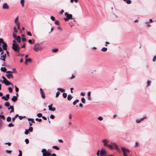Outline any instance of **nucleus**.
Listing matches in <instances>:
<instances>
[{
  "label": "nucleus",
  "instance_id": "nucleus-7",
  "mask_svg": "<svg viewBox=\"0 0 156 156\" xmlns=\"http://www.w3.org/2000/svg\"><path fill=\"white\" fill-rule=\"evenodd\" d=\"M111 144H112V145L113 147H114V148L118 152H121V151L118 146L117 144L115 143L114 142H112Z\"/></svg>",
  "mask_w": 156,
  "mask_h": 156
},
{
  "label": "nucleus",
  "instance_id": "nucleus-23",
  "mask_svg": "<svg viewBox=\"0 0 156 156\" xmlns=\"http://www.w3.org/2000/svg\"><path fill=\"white\" fill-rule=\"evenodd\" d=\"M122 151L123 153H126V148H124L123 147H122L121 148Z\"/></svg>",
  "mask_w": 156,
  "mask_h": 156
},
{
  "label": "nucleus",
  "instance_id": "nucleus-24",
  "mask_svg": "<svg viewBox=\"0 0 156 156\" xmlns=\"http://www.w3.org/2000/svg\"><path fill=\"white\" fill-rule=\"evenodd\" d=\"M4 105L7 107H9L10 106V104L9 102H6L5 103Z\"/></svg>",
  "mask_w": 156,
  "mask_h": 156
},
{
  "label": "nucleus",
  "instance_id": "nucleus-20",
  "mask_svg": "<svg viewBox=\"0 0 156 156\" xmlns=\"http://www.w3.org/2000/svg\"><path fill=\"white\" fill-rule=\"evenodd\" d=\"M73 98V97L71 96V94H69L67 97V99L69 101L71 100Z\"/></svg>",
  "mask_w": 156,
  "mask_h": 156
},
{
  "label": "nucleus",
  "instance_id": "nucleus-14",
  "mask_svg": "<svg viewBox=\"0 0 156 156\" xmlns=\"http://www.w3.org/2000/svg\"><path fill=\"white\" fill-rule=\"evenodd\" d=\"M4 83L6 86H9L11 84V83L8 81L7 80L5 81Z\"/></svg>",
  "mask_w": 156,
  "mask_h": 156
},
{
  "label": "nucleus",
  "instance_id": "nucleus-61",
  "mask_svg": "<svg viewBox=\"0 0 156 156\" xmlns=\"http://www.w3.org/2000/svg\"><path fill=\"white\" fill-rule=\"evenodd\" d=\"M50 118L51 119H53L55 118V116L52 115H51L50 116Z\"/></svg>",
  "mask_w": 156,
  "mask_h": 156
},
{
  "label": "nucleus",
  "instance_id": "nucleus-41",
  "mask_svg": "<svg viewBox=\"0 0 156 156\" xmlns=\"http://www.w3.org/2000/svg\"><path fill=\"white\" fill-rule=\"evenodd\" d=\"M14 126L13 124H12V122H11L9 124L8 126L9 127H12Z\"/></svg>",
  "mask_w": 156,
  "mask_h": 156
},
{
  "label": "nucleus",
  "instance_id": "nucleus-28",
  "mask_svg": "<svg viewBox=\"0 0 156 156\" xmlns=\"http://www.w3.org/2000/svg\"><path fill=\"white\" fill-rule=\"evenodd\" d=\"M51 51L53 52H56L58 51V48L52 49Z\"/></svg>",
  "mask_w": 156,
  "mask_h": 156
},
{
  "label": "nucleus",
  "instance_id": "nucleus-48",
  "mask_svg": "<svg viewBox=\"0 0 156 156\" xmlns=\"http://www.w3.org/2000/svg\"><path fill=\"white\" fill-rule=\"evenodd\" d=\"M27 35L31 36H32V34L31 33L27 31Z\"/></svg>",
  "mask_w": 156,
  "mask_h": 156
},
{
  "label": "nucleus",
  "instance_id": "nucleus-15",
  "mask_svg": "<svg viewBox=\"0 0 156 156\" xmlns=\"http://www.w3.org/2000/svg\"><path fill=\"white\" fill-rule=\"evenodd\" d=\"M6 76H7L8 78L10 79L11 78H13V76L12 74L9 73L8 74H6Z\"/></svg>",
  "mask_w": 156,
  "mask_h": 156
},
{
  "label": "nucleus",
  "instance_id": "nucleus-25",
  "mask_svg": "<svg viewBox=\"0 0 156 156\" xmlns=\"http://www.w3.org/2000/svg\"><path fill=\"white\" fill-rule=\"evenodd\" d=\"M107 48L105 47H103L101 49V51L104 52L106 51H107Z\"/></svg>",
  "mask_w": 156,
  "mask_h": 156
},
{
  "label": "nucleus",
  "instance_id": "nucleus-9",
  "mask_svg": "<svg viewBox=\"0 0 156 156\" xmlns=\"http://www.w3.org/2000/svg\"><path fill=\"white\" fill-rule=\"evenodd\" d=\"M52 104H51L50 105H48V109L50 111H54L55 110V107H52Z\"/></svg>",
  "mask_w": 156,
  "mask_h": 156
},
{
  "label": "nucleus",
  "instance_id": "nucleus-50",
  "mask_svg": "<svg viewBox=\"0 0 156 156\" xmlns=\"http://www.w3.org/2000/svg\"><path fill=\"white\" fill-rule=\"evenodd\" d=\"M2 78L3 79V82L4 83L5 81L7 79L5 78L3 76H2Z\"/></svg>",
  "mask_w": 156,
  "mask_h": 156
},
{
  "label": "nucleus",
  "instance_id": "nucleus-1",
  "mask_svg": "<svg viewBox=\"0 0 156 156\" xmlns=\"http://www.w3.org/2000/svg\"><path fill=\"white\" fill-rule=\"evenodd\" d=\"M42 48V47L40 43H36L34 45V51H38L41 50Z\"/></svg>",
  "mask_w": 156,
  "mask_h": 156
},
{
  "label": "nucleus",
  "instance_id": "nucleus-16",
  "mask_svg": "<svg viewBox=\"0 0 156 156\" xmlns=\"http://www.w3.org/2000/svg\"><path fill=\"white\" fill-rule=\"evenodd\" d=\"M147 117H145L144 118H141L140 119H137L136 121V122L137 123H139L141 121H143L144 119H145Z\"/></svg>",
  "mask_w": 156,
  "mask_h": 156
},
{
  "label": "nucleus",
  "instance_id": "nucleus-30",
  "mask_svg": "<svg viewBox=\"0 0 156 156\" xmlns=\"http://www.w3.org/2000/svg\"><path fill=\"white\" fill-rule=\"evenodd\" d=\"M24 0H21L20 3L22 5V7H23L24 6Z\"/></svg>",
  "mask_w": 156,
  "mask_h": 156
},
{
  "label": "nucleus",
  "instance_id": "nucleus-56",
  "mask_svg": "<svg viewBox=\"0 0 156 156\" xmlns=\"http://www.w3.org/2000/svg\"><path fill=\"white\" fill-rule=\"evenodd\" d=\"M35 120L36 121H38L39 122H41L42 121V119H41L36 118Z\"/></svg>",
  "mask_w": 156,
  "mask_h": 156
},
{
  "label": "nucleus",
  "instance_id": "nucleus-29",
  "mask_svg": "<svg viewBox=\"0 0 156 156\" xmlns=\"http://www.w3.org/2000/svg\"><path fill=\"white\" fill-rule=\"evenodd\" d=\"M52 148H54L56 150H59V148L57 146H54L52 147Z\"/></svg>",
  "mask_w": 156,
  "mask_h": 156
},
{
  "label": "nucleus",
  "instance_id": "nucleus-45",
  "mask_svg": "<svg viewBox=\"0 0 156 156\" xmlns=\"http://www.w3.org/2000/svg\"><path fill=\"white\" fill-rule=\"evenodd\" d=\"M7 121L8 122H9L11 120V118L10 117H8L6 119Z\"/></svg>",
  "mask_w": 156,
  "mask_h": 156
},
{
  "label": "nucleus",
  "instance_id": "nucleus-38",
  "mask_svg": "<svg viewBox=\"0 0 156 156\" xmlns=\"http://www.w3.org/2000/svg\"><path fill=\"white\" fill-rule=\"evenodd\" d=\"M14 87L15 88V90L16 92H18L19 91V89L16 86H14Z\"/></svg>",
  "mask_w": 156,
  "mask_h": 156
},
{
  "label": "nucleus",
  "instance_id": "nucleus-31",
  "mask_svg": "<svg viewBox=\"0 0 156 156\" xmlns=\"http://www.w3.org/2000/svg\"><path fill=\"white\" fill-rule=\"evenodd\" d=\"M30 132H32L33 131V128L32 127H30L29 129H27Z\"/></svg>",
  "mask_w": 156,
  "mask_h": 156
},
{
  "label": "nucleus",
  "instance_id": "nucleus-34",
  "mask_svg": "<svg viewBox=\"0 0 156 156\" xmlns=\"http://www.w3.org/2000/svg\"><path fill=\"white\" fill-rule=\"evenodd\" d=\"M63 97L64 98H66L67 96V94L66 93H63L62 94Z\"/></svg>",
  "mask_w": 156,
  "mask_h": 156
},
{
  "label": "nucleus",
  "instance_id": "nucleus-47",
  "mask_svg": "<svg viewBox=\"0 0 156 156\" xmlns=\"http://www.w3.org/2000/svg\"><path fill=\"white\" fill-rule=\"evenodd\" d=\"M17 26V29L18 30H20V23L18 24H16Z\"/></svg>",
  "mask_w": 156,
  "mask_h": 156
},
{
  "label": "nucleus",
  "instance_id": "nucleus-62",
  "mask_svg": "<svg viewBox=\"0 0 156 156\" xmlns=\"http://www.w3.org/2000/svg\"><path fill=\"white\" fill-rule=\"evenodd\" d=\"M156 60V55H155L154 56V58L153 59V61L155 62Z\"/></svg>",
  "mask_w": 156,
  "mask_h": 156
},
{
  "label": "nucleus",
  "instance_id": "nucleus-4",
  "mask_svg": "<svg viewBox=\"0 0 156 156\" xmlns=\"http://www.w3.org/2000/svg\"><path fill=\"white\" fill-rule=\"evenodd\" d=\"M42 152L43 153V156H51L50 153L47 151L45 149H43Z\"/></svg>",
  "mask_w": 156,
  "mask_h": 156
},
{
  "label": "nucleus",
  "instance_id": "nucleus-21",
  "mask_svg": "<svg viewBox=\"0 0 156 156\" xmlns=\"http://www.w3.org/2000/svg\"><path fill=\"white\" fill-rule=\"evenodd\" d=\"M1 70L2 72H5L6 71V69L5 67H2L1 68Z\"/></svg>",
  "mask_w": 156,
  "mask_h": 156
},
{
  "label": "nucleus",
  "instance_id": "nucleus-13",
  "mask_svg": "<svg viewBox=\"0 0 156 156\" xmlns=\"http://www.w3.org/2000/svg\"><path fill=\"white\" fill-rule=\"evenodd\" d=\"M102 142L104 143V145L105 146H107V144L109 141L107 140L104 139L102 140Z\"/></svg>",
  "mask_w": 156,
  "mask_h": 156
},
{
  "label": "nucleus",
  "instance_id": "nucleus-49",
  "mask_svg": "<svg viewBox=\"0 0 156 156\" xmlns=\"http://www.w3.org/2000/svg\"><path fill=\"white\" fill-rule=\"evenodd\" d=\"M55 24L56 25H59V23L58 21L56 20L55 22Z\"/></svg>",
  "mask_w": 156,
  "mask_h": 156
},
{
  "label": "nucleus",
  "instance_id": "nucleus-44",
  "mask_svg": "<svg viewBox=\"0 0 156 156\" xmlns=\"http://www.w3.org/2000/svg\"><path fill=\"white\" fill-rule=\"evenodd\" d=\"M59 94H60V92L58 91H57L56 93V96H55L56 97H58Z\"/></svg>",
  "mask_w": 156,
  "mask_h": 156
},
{
  "label": "nucleus",
  "instance_id": "nucleus-54",
  "mask_svg": "<svg viewBox=\"0 0 156 156\" xmlns=\"http://www.w3.org/2000/svg\"><path fill=\"white\" fill-rule=\"evenodd\" d=\"M98 119L100 121H101L103 119V118H102V117L101 116H99L98 118Z\"/></svg>",
  "mask_w": 156,
  "mask_h": 156
},
{
  "label": "nucleus",
  "instance_id": "nucleus-37",
  "mask_svg": "<svg viewBox=\"0 0 156 156\" xmlns=\"http://www.w3.org/2000/svg\"><path fill=\"white\" fill-rule=\"evenodd\" d=\"M28 42L30 44H33L34 43V41L33 42H32V41L31 40H29L28 41Z\"/></svg>",
  "mask_w": 156,
  "mask_h": 156
},
{
  "label": "nucleus",
  "instance_id": "nucleus-10",
  "mask_svg": "<svg viewBox=\"0 0 156 156\" xmlns=\"http://www.w3.org/2000/svg\"><path fill=\"white\" fill-rule=\"evenodd\" d=\"M9 94H7L6 96H3L2 97V99H3L5 101H7L9 98Z\"/></svg>",
  "mask_w": 156,
  "mask_h": 156
},
{
  "label": "nucleus",
  "instance_id": "nucleus-39",
  "mask_svg": "<svg viewBox=\"0 0 156 156\" xmlns=\"http://www.w3.org/2000/svg\"><path fill=\"white\" fill-rule=\"evenodd\" d=\"M74 1L76 3L78 2V0H70V2L72 3H73Z\"/></svg>",
  "mask_w": 156,
  "mask_h": 156
},
{
  "label": "nucleus",
  "instance_id": "nucleus-59",
  "mask_svg": "<svg viewBox=\"0 0 156 156\" xmlns=\"http://www.w3.org/2000/svg\"><path fill=\"white\" fill-rule=\"evenodd\" d=\"M0 119L1 118L2 119H5V117L3 115H0Z\"/></svg>",
  "mask_w": 156,
  "mask_h": 156
},
{
  "label": "nucleus",
  "instance_id": "nucleus-36",
  "mask_svg": "<svg viewBox=\"0 0 156 156\" xmlns=\"http://www.w3.org/2000/svg\"><path fill=\"white\" fill-rule=\"evenodd\" d=\"M8 90H9V93H12V89L11 87H9L8 88Z\"/></svg>",
  "mask_w": 156,
  "mask_h": 156
},
{
  "label": "nucleus",
  "instance_id": "nucleus-27",
  "mask_svg": "<svg viewBox=\"0 0 156 156\" xmlns=\"http://www.w3.org/2000/svg\"><path fill=\"white\" fill-rule=\"evenodd\" d=\"M79 101L78 99H76L73 102V105H75L77 103H78Z\"/></svg>",
  "mask_w": 156,
  "mask_h": 156
},
{
  "label": "nucleus",
  "instance_id": "nucleus-55",
  "mask_svg": "<svg viewBox=\"0 0 156 156\" xmlns=\"http://www.w3.org/2000/svg\"><path fill=\"white\" fill-rule=\"evenodd\" d=\"M11 152H12V151H10V150H7L6 151V152L7 153L10 154Z\"/></svg>",
  "mask_w": 156,
  "mask_h": 156
},
{
  "label": "nucleus",
  "instance_id": "nucleus-12",
  "mask_svg": "<svg viewBox=\"0 0 156 156\" xmlns=\"http://www.w3.org/2000/svg\"><path fill=\"white\" fill-rule=\"evenodd\" d=\"M2 8L3 9H8L9 6L6 3H5L3 4Z\"/></svg>",
  "mask_w": 156,
  "mask_h": 156
},
{
  "label": "nucleus",
  "instance_id": "nucleus-63",
  "mask_svg": "<svg viewBox=\"0 0 156 156\" xmlns=\"http://www.w3.org/2000/svg\"><path fill=\"white\" fill-rule=\"evenodd\" d=\"M99 152H100V150H98L97 153V156H99Z\"/></svg>",
  "mask_w": 156,
  "mask_h": 156
},
{
  "label": "nucleus",
  "instance_id": "nucleus-18",
  "mask_svg": "<svg viewBox=\"0 0 156 156\" xmlns=\"http://www.w3.org/2000/svg\"><path fill=\"white\" fill-rule=\"evenodd\" d=\"M17 99V96H13L11 98V100L13 102H15Z\"/></svg>",
  "mask_w": 156,
  "mask_h": 156
},
{
  "label": "nucleus",
  "instance_id": "nucleus-17",
  "mask_svg": "<svg viewBox=\"0 0 156 156\" xmlns=\"http://www.w3.org/2000/svg\"><path fill=\"white\" fill-rule=\"evenodd\" d=\"M6 54H5L1 55V57L0 58V60H4V59H5L6 58Z\"/></svg>",
  "mask_w": 156,
  "mask_h": 156
},
{
  "label": "nucleus",
  "instance_id": "nucleus-40",
  "mask_svg": "<svg viewBox=\"0 0 156 156\" xmlns=\"http://www.w3.org/2000/svg\"><path fill=\"white\" fill-rule=\"evenodd\" d=\"M151 83V81H150L149 80L148 81H147V87H149Z\"/></svg>",
  "mask_w": 156,
  "mask_h": 156
},
{
  "label": "nucleus",
  "instance_id": "nucleus-26",
  "mask_svg": "<svg viewBox=\"0 0 156 156\" xmlns=\"http://www.w3.org/2000/svg\"><path fill=\"white\" fill-rule=\"evenodd\" d=\"M112 146V144H108L107 146L110 149H114V148Z\"/></svg>",
  "mask_w": 156,
  "mask_h": 156
},
{
  "label": "nucleus",
  "instance_id": "nucleus-3",
  "mask_svg": "<svg viewBox=\"0 0 156 156\" xmlns=\"http://www.w3.org/2000/svg\"><path fill=\"white\" fill-rule=\"evenodd\" d=\"M65 15L66 16V18H64V19L65 21H67L70 19L72 20L73 19L72 15L70 14H69L67 12H66L65 13Z\"/></svg>",
  "mask_w": 156,
  "mask_h": 156
},
{
  "label": "nucleus",
  "instance_id": "nucleus-58",
  "mask_svg": "<svg viewBox=\"0 0 156 156\" xmlns=\"http://www.w3.org/2000/svg\"><path fill=\"white\" fill-rule=\"evenodd\" d=\"M126 2L127 4H129L131 3V1L130 0H127L126 1Z\"/></svg>",
  "mask_w": 156,
  "mask_h": 156
},
{
  "label": "nucleus",
  "instance_id": "nucleus-43",
  "mask_svg": "<svg viewBox=\"0 0 156 156\" xmlns=\"http://www.w3.org/2000/svg\"><path fill=\"white\" fill-rule=\"evenodd\" d=\"M37 115L38 117H42V114L41 113L37 114Z\"/></svg>",
  "mask_w": 156,
  "mask_h": 156
},
{
  "label": "nucleus",
  "instance_id": "nucleus-60",
  "mask_svg": "<svg viewBox=\"0 0 156 156\" xmlns=\"http://www.w3.org/2000/svg\"><path fill=\"white\" fill-rule=\"evenodd\" d=\"M26 61H29L30 62H31L32 61V60L30 58H27V59H26Z\"/></svg>",
  "mask_w": 156,
  "mask_h": 156
},
{
  "label": "nucleus",
  "instance_id": "nucleus-6",
  "mask_svg": "<svg viewBox=\"0 0 156 156\" xmlns=\"http://www.w3.org/2000/svg\"><path fill=\"white\" fill-rule=\"evenodd\" d=\"M12 35L14 38L19 43H20L21 42V37L20 36H17L16 34L14 33H13Z\"/></svg>",
  "mask_w": 156,
  "mask_h": 156
},
{
  "label": "nucleus",
  "instance_id": "nucleus-2",
  "mask_svg": "<svg viewBox=\"0 0 156 156\" xmlns=\"http://www.w3.org/2000/svg\"><path fill=\"white\" fill-rule=\"evenodd\" d=\"M12 48L15 51H17L18 53L19 52L20 48L17 44H15L14 43H13Z\"/></svg>",
  "mask_w": 156,
  "mask_h": 156
},
{
  "label": "nucleus",
  "instance_id": "nucleus-33",
  "mask_svg": "<svg viewBox=\"0 0 156 156\" xmlns=\"http://www.w3.org/2000/svg\"><path fill=\"white\" fill-rule=\"evenodd\" d=\"M81 101L83 103H85V99L83 97L81 99Z\"/></svg>",
  "mask_w": 156,
  "mask_h": 156
},
{
  "label": "nucleus",
  "instance_id": "nucleus-51",
  "mask_svg": "<svg viewBox=\"0 0 156 156\" xmlns=\"http://www.w3.org/2000/svg\"><path fill=\"white\" fill-rule=\"evenodd\" d=\"M2 78L3 79V82L4 83L5 81L7 79L5 78L3 76H2Z\"/></svg>",
  "mask_w": 156,
  "mask_h": 156
},
{
  "label": "nucleus",
  "instance_id": "nucleus-52",
  "mask_svg": "<svg viewBox=\"0 0 156 156\" xmlns=\"http://www.w3.org/2000/svg\"><path fill=\"white\" fill-rule=\"evenodd\" d=\"M19 154L18 156H22V152L20 150H19Z\"/></svg>",
  "mask_w": 156,
  "mask_h": 156
},
{
  "label": "nucleus",
  "instance_id": "nucleus-53",
  "mask_svg": "<svg viewBox=\"0 0 156 156\" xmlns=\"http://www.w3.org/2000/svg\"><path fill=\"white\" fill-rule=\"evenodd\" d=\"M25 141L26 144H28L29 143V140L28 139H26L25 140Z\"/></svg>",
  "mask_w": 156,
  "mask_h": 156
},
{
  "label": "nucleus",
  "instance_id": "nucleus-32",
  "mask_svg": "<svg viewBox=\"0 0 156 156\" xmlns=\"http://www.w3.org/2000/svg\"><path fill=\"white\" fill-rule=\"evenodd\" d=\"M28 120L29 121H31L32 123H35V122L34 121V119H33L28 118Z\"/></svg>",
  "mask_w": 156,
  "mask_h": 156
},
{
  "label": "nucleus",
  "instance_id": "nucleus-42",
  "mask_svg": "<svg viewBox=\"0 0 156 156\" xmlns=\"http://www.w3.org/2000/svg\"><path fill=\"white\" fill-rule=\"evenodd\" d=\"M13 30L14 32L16 33L17 32V29L16 28V27H14L13 28Z\"/></svg>",
  "mask_w": 156,
  "mask_h": 156
},
{
  "label": "nucleus",
  "instance_id": "nucleus-46",
  "mask_svg": "<svg viewBox=\"0 0 156 156\" xmlns=\"http://www.w3.org/2000/svg\"><path fill=\"white\" fill-rule=\"evenodd\" d=\"M5 42L4 41L3 39L2 38H0V43H1L2 44Z\"/></svg>",
  "mask_w": 156,
  "mask_h": 156
},
{
  "label": "nucleus",
  "instance_id": "nucleus-22",
  "mask_svg": "<svg viewBox=\"0 0 156 156\" xmlns=\"http://www.w3.org/2000/svg\"><path fill=\"white\" fill-rule=\"evenodd\" d=\"M57 90H59L62 92H64L65 91V90L61 88H58L57 89Z\"/></svg>",
  "mask_w": 156,
  "mask_h": 156
},
{
  "label": "nucleus",
  "instance_id": "nucleus-64",
  "mask_svg": "<svg viewBox=\"0 0 156 156\" xmlns=\"http://www.w3.org/2000/svg\"><path fill=\"white\" fill-rule=\"evenodd\" d=\"M22 40L23 41H26V39L25 38H22Z\"/></svg>",
  "mask_w": 156,
  "mask_h": 156
},
{
  "label": "nucleus",
  "instance_id": "nucleus-35",
  "mask_svg": "<svg viewBox=\"0 0 156 156\" xmlns=\"http://www.w3.org/2000/svg\"><path fill=\"white\" fill-rule=\"evenodd\" d=\"M29 133V131L27 129H26L25 131L24 132V134L25 135H27Z\"/></svg>",
  "mask_w": 156,
  "mask_h": 156
},
{
  "label": "nucleus",
  "instance_id": "nucleus-8",
  "mask_svg": "<svg viewBox=\"0 0 156 156\" xmlns=\"http://www.w3.org/2000/svg\"><path fill=\"white\" fill-rule=\"evenodd\" d=\"M40 92L42 98L44 99L45 98V94L41 88L40 89Z\"/></svg>",
  "mask_w": 156,
  "mask_h": 156
},
{
  "label": "nucleus",
  "instance_id": "nucleus-57",
  "mask_svg": "<svg viewBox=\"0 0 156 156\" xmlns=\"http://www.w3.org/2000/svg\"><path fill=\"white\" fill-rule=\"evenodd\" d=\"M51 19L53 21H55V18L54 16H51Z\"/></svg>",
  "mask_w": 156,
  "mask_h": 156
},
{
  "label": "nucleus",
  "instance_id": "nucleus-5",
  "mask_svg": "<svg viewBox=\"0 0 156 156\" xmlns=\"http://www.w3.org/2000/svg\"><path fill=\"white\" fill-rule=\"evenodd\" d=\"M107 152L105 148H102L100 151V156H106Z\"/></svg>",
  "mask_w": 156,
  "mask_h": 156
},
{
  "label": "nucleus",
  "instance_id": "nucleus-19",
  "mask_svg": "<svg viewBox=\"0 0 156 156\" xmlns=\"http://www.w3.org/2000/svg\"><path fill=\"white\" fill-rule=\"evenodd\" d=\"M15 23L16 24L19 23V22L18 21V16L14 20Z\"/></svg>",
  "mask_w": 156,
  "mask_h": 156
},
{
  "label": "nucleus",
  "instance_id": "nucleus-11",
  "mask_svg": "<svg viewBox=\"0 0 156 156\" xmlns=\"http://www.w3.org/2000/svg\"><path fill=\"white\" fill-rule=\"evenodd\" d=\"M2 47L4 50H7V45L6 43L4 42L2 44Z\"/></svg>",
  "mask_w": 156,
  "mask_h": 156
}]
</instances>
